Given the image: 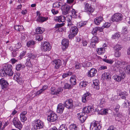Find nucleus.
Wrapping results in <instances>:
<instances>
[{"label": "nucleus", "instance_id": "43", "mask_svg": "<svg viewBox=\"0 0 130 130\" xmlns=\"http://www.w3.org/2000/svg\"><path fill=\"white\" fill-rule=\"evenodd\" d=\"M90 110L89 109L88 107H86L84 108L83 109V112L85 113H88L90 112Z\"/></svg>", "mask_w": 130, "mask_h": 130}, {"label": "nucleus", "instance_id": "3", "mask_svg": "<svg viewBox=\"0 0 130 130\" xmlns=\"http://www.w3.org/2000/svg\"><path fill=\"white\" fill-rule=\"evenodd\" d=\"M51 48L50 43L46 41L42 42L41 45V50L44 52L49 51Z\"/></svg>", "mask_w": 130, "mask_h": 130}, {"label": "nucleus", "instance_id": "11", "mask_svg": "<svg viewBox=\"0 0 130 130\" xmlns=\"http://www.w3.org/2000/svg\"><path fill=\"white\" fill-rule=\"evenodd\" d=\"M85 11L87 12H92L94 11V9L88 3H85Z\"/></svg>", "mask_w": 130, "mask_h": 130}, {"label": "nucleus", "instance_id": "57", "mask_svg": "<svg viewBox=\"0 0 130 130\" xmlns=\"http://www.w3.org/2000/svg\"><path fill=\"white\" fill-rule=\"evenodd\" d=\"M22 66L21 64H18L16 66V69L18 71L20 70L21 69V67Z\"/></svg>", "mask_w": 130, "mask_h": 130}, {"label": "nucleus", "instance_id": "51", "mask_svg": "<svg viewBox=\"0 0 130 130\" xmlns=\"http://www.w3.org/2000/svg\"><path fill=\"white\" fill-rule=\"evenodd\" d=\"M104 61L110 64H112L114 61L112 59H105Z\"/></svg>", "mask_w": 130, "mask_h": 130}, {"label": "nucleus", "instance_id": "24", "mask_svg": "<svg viewBox=\"0 0 130 130\" xmlns=\"http://www.w3.org/2000/svg\"><path fill=\"white\" fill-rule=\"evenodd\" d=\"M69 43V40L67 39H63L61 42L63 46L65 47V48L68 47Z\"/></svg>", "mask_w": 130, "mask_h": 130}, {"label": "nucleus", "instance_id": "62", "mask_svg": "<svg viewBox=\"0 0 130 130\" xmlns=\"http://www.w3.org/2000/svg\"><path fill=\"white\" fill-rule=\"evenodd\" d=\"M26 37V35L25 33H23L21 34V39L22 40H24Z\"/></svg>", "mask_w": 130, "mask_h": 130}, {"label": "nucleus", "instance_id": "55", "mask_svg": "<svg viewBox=\"0 0 130 130\" xmlns=\"http://www.w3.org/2000/svg\"><path fill=\"white\" fill-rule=\"evenodd\" d=\"M67 21L68 23V26H69V27L72 26L73 24L71 20L70 19H69L68 20H67Z\"/></svg>", "mask_w": 130, "mask_h": 130}, {"label": "nucleus", "instance_id": "20", "mask_svg": "<svg viewBox=\"0 0 130 130\" xmlns=\"http://www.w3.org/2000/svg\"><path fill=\"white\" fill-rule=\"evenodd\" d=\"M64 109V106L63 104L60 103L58 105L57 111L58 113H62Z\"/></svg>", "mask_w": 130, "mask_h": 130}, {"label": "nucleus", "instance_id": "19", "mask_svg": "<svg viewBox=\"0 0 130 130\" xmlns=\"http://www.w3.org/2000/svg\"><path fill=\"white\" fill-rule=\"evenodd\" d=\"M27 113V112L26 111H23L20 115L21 120V121L23 122H24L27 120V118L25 117V115Z\"/></svg>", "mask_w": 130, "mask_h": 130}, {"label": "nucleus", "instance_id": "53", "mask_svg": "<svg viewBox=\"0 0 130 130\" xmlns=\"http://www.w3.org/2000/svg\"><path fill=\"white\" fill-rule=\"evenodd\" d=\"M65 24V23H62V24H57L55 26V28H58L59 27H61L63 26Z\"/></svg>", "mask_w": 130, "mask_h": 130}, {"label": "nucleus", "instance_id": "46", "mask_svg": "<svg viewBox=\"0 0 130 130\" xmlns=\"http://www.w3.org/2000/svg\"><path fill=\"white\" fill-rule=\"evenodd\" d=\"M35 44V43L34 41H30L27 43V45L28 47H29L30 46L33 45Z\"/></svg>", "mask_w": 130, "mask_h": 130}, {"label": "nucleus", "instance_id": "49", "mask_svg": "<svg viewBox=\"0 0 130 130\" xmlns=\"http://www.w3.org/2000/svg\"><path fill=\"white\" fill-rule=\"evenodd\" d=\"M114 55L116 57L119 58L121 55V53L119 51H115Z\"/></svg>", "mask_w": 130, "mask_h": 130}, {"label": "nucleus", "instance_id": "42", "mask_svg": "<svg viewBox=\"0 0 130 130\" xmlns=\"http://www.w3.org/2000/svg\"><path fill=\"white\" fill-rule=\"evenodd\" d=\"M72 73L71 72H69L67 73H64L62 75V77L63 78H64L67 77L71 75Z\"/></svg>", "mask_w": 130, "mask_h": 130}, {"label": "nucleus", "instance_id": "44", "mask_svg": "<svg viewBox=\"0 0 130 130\" xmlns=\"http://www.w3.org/2000/svg\"><path fill=\"white\" fill-rule=\"evenodd\" d=\"M87 85V83L84 81L81 82L80 83V87H84L86 86Z\"/></svg>", "mask_w": 130, "mask_h": 130}, {"label": "nucleus", "instance_id": "35", "mask_svg": "<svg viewBox=\"0 0 130 130\" xmlns=\"http://www.w3.org/2000/svg\"><path fill=\"white\" fill-rule=\"evenodd\" d=\"M29 58L27 59V61L26 63V65L27 66H28L29 67H32V65Z\"/></svg>", "mask_w": 130, "mask_h": 130}, {"label": "nucleus", "instance_id": "5", "mask_svg": "<svg viewBox=\"0 0 130 130\" xmlns=\"http://www.w3.org/2000/svg\"><path fill=\"white\" fill-rule=\"evenodd\" d=\"M126 75L124 72H122L119 74L115 75L113 76V78L116 81L120 82L125 77Z\"/></svg>", "mask_w": 130, "mask_h": 130}, {"label": "nucleus", "instance_id": "40", "mask_svg": "<svg viewBox=\"0 0 130 130\" xmlns=\"http://www.w3.org/2000/svg\"><path fill=\"white\" fill-rule=\"evenodd\" d=\"M108 110L106 109H101L99 113L101 115H106L108 113Z\"/></svg>", "mask_w": 130, "mask_h": 130}, {"label": "nucleus", "instance_id": "7", "mask_svg": "<svg viewBox=\"0 0 130 130\" xmlns=\"http://www.w3.org/2000/svg\"><path fill=\"white\" fill-rule=\"evenodd\" d=\"M57 118V116L56 114L52 112L48 115L47 120L50 122H52L55 121Z\"/></svg>", "mask_w": 130, "mask_h": 130}, {"label": "nucleus", "instance_id": "23", "mask_svg": "<svg viewBox=\"0 0 130 130\" xmlns=\"http://www.w3.org/2000/svg\"><path fill=\"white\" fill-rule=\"evenodd\" d=\"M76 76L75 75L72 76L70 78V81L72 85H76Z\"/></svg>", "mask_w": 130, "mask_h": 130}, {"label": "nucleus", "instance_id": "17", "mask_svg": "<svg viewBox=\"0 0 130 130\" xmlns=\"http://www.w3.org/2000/svg\"><path fill=\"white\" fill-rule=\"evenodd\" d=\"M71 8L70 6L67 5H65L63 6V8L62 11V13L64 15H66L69 13V10L71 9Z\"/></svg>", "mask_w": 130, "mask_h": 130}, {"label": "nucleus", "instance_id": "64", "mask_svg": "<svg viewBox=\"0 0 130 130\" xmlns=\"http://www.w3.org/2000/svg\"><path fill=\"white\" fill-rule=\"evenodd\" d=\"M17 53V51H13L12 53V56L14 57L16 56Z\"/></svg>", "mask_w": 130, "mask_h": 130}, {"label": "nucleus", "instance_id": "32", "mask_svg": "<svg viewBox=\"0 0 130 130\" xmlns=\"http://www.w3.org/2000/svg\"><path fill=\"white\" fill-rule=\"evenodd\" d=\"M72 86L70 85L68 83H65L64 84V88L65 89H70L72 88Z\"/></svg>", "mask_w": 130, "mask_h": 130}, {"label": "nucleus", "instance_id": "25", "mask_svg": "<svg viewBox=\"0 0 130 130\" xmlns=\"http://www.w3.org/2000/svg\"><path fill=\"white\" fill-rule=\"evenodd\" d=\"M93 83L94 86V87L96 89L98 90L99 88V82L98 80L96 79L93 81Z\"/></svg>", "mask_w": 130, "mask_h": 130}, {"label": "nucleus", "instance_id": "27", "mask_svg": "<svg viewBox=\"0 0 130 130\" xmlns=\"http://www.w3.org/2000/svg\"><path fill=\"white\" fill-rule=\"evenodd\" d=\"M78 31V29L76 26H72L70 29L71 33H74L75 34H77Z\"/></svg>", "mask_w": 130, "mask_h": 130}, {"label": "nucleus", "instance_id": "10", "mask_svg": "<svg viewBox=\"0 0 130 130\" xmlns=\"http://www.w3.org/2000/svg\"><path fill=\"white\" fill-rule=\"evenodd\" d=\"M101 128V126L98 123H96V121H93L90 124V128L95 129H100Z\"/></svg>", "mask_w": 130, "mask_h": 130}, {"label": "nucleus", "instance_id": "15", "mask_svg": "<svg viewBox=\"0 0 130 130\" xmlns=\"http://www.w3.org/2000/svg\"><path fill=\"white\" fill-rule=\"evenodd\" d=\"M91 98L90 93L88 92L84 94L82 98V101L84 103L86 102Z\"/></svg>", "mask_w": 130, "mask_h": 130}, {"label": "nucleus", "instance_id": "9", "mask_svg": "<svg viewBox=\"0 0 130 130\" xmlns=\"http://www.w3.org/2000/svg\"><path fill=\"white\" fill-rule=\"evenodd\" d=\"M78 117L82 122H84L87 117V115L85 113L81 112L77 114Z\"/></svg>", "mask_w": 130, "mask_h": 130}, {"label": "nucleus", "instance_id": "54", "mask_svg": "<svg viewBox=\"0 0 130 130\" xmlns=\"http://www.w3.org/2000/svg\"><path fill=\"white\" fill-rule=\"evenodd\" d=\"M71 12L72 13V15L74 17L77 16L76 13L77 12L74 9H72V10H71Z\"/></svg>", "mask_w": 130, "mask_h": 130}, {"label": "nucleus", "instance_id": "21", "mask_svg": "<svg viewBox=\"0 0 130 130\" xmlns=\"http://www.w3.org/2000/svg\"><path fill=\"white\" fill-rule=\"evenodd\" d=\"M103 20V18L102 17H97L94 20L95 24L96 25H98Z\"/></svg>", "mask_w": 130, "mask_h": 130}, {"label": "nucleus", "instance_id": "16", "mask_svg": "<svg viewBox=\"0 0 130 130\" xmlns=\"http://www.w3.org/2000/svg\"><path fill=\"white\" fill-rule=\"evenodd\" d=\"M54 20L56 21H58L59 22H64L66 20L65 17L61 15L59 17H55L54 18Z\"/></svg>", "mask_w": 130, "mask_h": 130}, {"label": "nucleus", "instance_id": "58", "mask_svg": "<svg viewBox=\"0 0 130 130\" xmlns=\"http://www.w3.org/2000/svg\"><path fill=\"white\" fill-rule=\"evenodd\" d=\"M97 31V27H96L93 29L92 31V33L93 35H95Z\"/></svg>", "mask_w": 130, "mask_h": 130}, {"label": "nucleus", "instance_id": "34", "mask_svg": "<svg viewBox=\"0 0 130 130\" xmlns=\"http://www.w3.org/2000/svg\"><path fill=\"white\" fill-rule=\"evenodd\" d=\"M122 48L121 46L118 44H116L114 47V49L115 51H119Z\"/></svg>", "mask_w": 130, "mask_h": 130}, {"label": "nucleus", "instance_id": "13", "mask_svg": "<svg viewBox=\"0 0 130 130\" xmlns=\"http://www.w3.org/2000/svg\"><path fill=\"white\" fill-rule=\"evenodd\" d=\"M73 101L71 99H69L66 101L64 104L65 107L68 109H71L73 107Z\"/></svg>", "mask_w": 130, "mask_h": 130}, {"label": "nucleus", "instance_id": "18", "mask_svg": "<svg viewBox=\"0 0 130 130\" xmlns=\"http://www.w3.org/2000/svg\"><path fill=\"white\" fill-rule=\"evenodd\" d=\"M53 64H55V67L56 69H58L61 65L62 63L61 60L58 59L55 60L53 61Z\"/></svg>", "mask_w": 130, "mask_h": 130}, {"label": "nucleus", "instance_id": "31", "mask_svg": "<svg viewBox=\"0 0 130 130\" xmlns=\"http://www.w3.org/2000/svg\"><path fill=\"white\" fill-rule=\"evenodd\" d=\"M70 130H77L78 127L76 124H72L70 126Z\"/></svg>", "mask_w": 130, "mask_h": 130}, {"label": "nucleus", "instance_id": "38", "mask_svg": "<svg viewBox=\"0 0 130 130\" xmlns=\"http://www.w3.org/2000/svg\"><path fill=\"white\" fill-rule=\"evenodd\" d=\"M43 91L40 89L39 91H37L36 93H34L35 95H33V97L38 96Z\"/></svg>", "mask_w": 130, "mask_h": 130}, {"label": "nucleus", "instance_id": "1", "mask_svg": "<svg viewBox=\"0 0 130 130\" xmlns=\"http://www.w3.org/2000/svg\"><path fill=\"white\" fill-rule=\"evenodd\" d=\"M123 18V16L120 13H116L112 16L110 21L111 23L114 22H119L121 21Z\"/></svg>", "mask_w": 130, "mask_h": 130}, {"label": "nucleus", "instance_id": "63", "mask_svg": "<svg viewBox=\"0 0 130 130\" xmlns=\"http://www.w3.org/2000/svg\"><path fill=\"white\" fill-rule=\"evenodd\" d=\"M116 63L117 65H121L122 64V62L121 61L118 60L116 61Z\"/></svg>", "mask_w": 130, "mask_h": 130}, {"label": "nucleus", "instance_id": "33", "mask_svg": "<svg viewBox=\"0 0 130 130\" xmlns=\"http://www.w3.org/2000/svg\"><path fill=\"white\" fill-rule=\"evenodd\" d=\"M92 42H94L96 43L99 42V39L98 37L96 36H94L92 37L91 40Z\"/></svg>", "mask_w": 130, "mask_h": 130}, {"label": "nucleus", "instance_id": "56", "mask_svg": "<svg viewBox=\"0 0 130 130\" xmlns=\"http://www.w3.org/2000/svg\"><path fill=\"white\" fill-rule=\"evenodd\" d=\"M110 26V24L109 23H105L103 25V26L104 28H108Z\"/></svg>", "mask_w": 130, "mask_h": 130}, {"label": "nucleus", "instance_id": "60", "mask_svg": "<svg viewBox=\"0 0 130 130\" xmlns=\"http://www.w3.org/2000/svg\"><path fill=\"white\" fill-rule=\"evenodd\" d=\"M22 46L21 43H18L15 45V47L17 49L20 48Z\"/></svg>", "mask_w": 130, "mask_h": 130}, {"label": "nucleus", "instance_id": "41", "mask_svg": "<svg viewBox=\"0 0 130 130\" xmlns=\"http://www.w3.org/2000/svg\"><path fill=\"white\" fill-rule=\"evenodd\" d=\"M56 89L55 87H52L50 89L51 93L52 95H55L56 92Z\"/></svg>", "mask_w": 130, "mask_h": 130}, {"label": "nucleus", "instance_id": "28", "mask_svg": "<svg viewBox=\"0 0 130 130\" xmlns=\"http://www.w3.org/2000/svg\"><path fill=\"white\" fill-rule=\"evenodd\" d=\"M47 19V18L44 17L39 16L37 19V21L40 22H42L46 21Z\"/></svg>", "mask_w": 130, "mask_h": 130}, {"label": "nucleus", "instance_id": "30", "mask_svg": "<svg viewBox=\"0 0 130 130\" xmlns=\"http://www.w3.org/2000/svg\"><path fill=\"white\" fill-rule=\"evenodd\" d=\"M44 31V29L39 27H38L36 29V32L38 34H41Z\"/></svg>", "mask_w": 130, "mask_h": 130}, {"label": "nucleus", "instance_id": "36", "mask_svg": "<svg viewBox=\"0 0 130 130\" xmlns=\"http://www.w3.org/2000/svg\"><path fill=\"white\" fill-rule=\"evenodd\" d=\"M105 100L104 99H102L100 100L99 102V105L101 107H102L104 106L105 103Z\"/></svg>", "mask_w": 130, "mask_h": 130}, {"label": "nucleus", "instance_id": "45", "mask_svg": "<svg viewBox=\"0 0 130 130\" xmlns=\"http://www.w3.org/2000/svg\"><path fill=\"white\" fill-rule=\"evenodd\" d=\"M75 67L76 69H79L82 67L81 64L77 62H76L75 65Z\"/></svg>", "mask_w": 130, "mask_h": 130}, {"label": "nucleus", "instance_id": "4", "mask_svg": "<svg viewBox=\"0 0 130 130\" xmlns=\"http://www.w3.org/2000/svg\"><path fill=\"white\" fill-rule=\"evenodd\" d=\"M32 125L35 129H39L43 127L42 122L39 119L33 121Z\"/></svg>", "mask_w": 130, "mask_h": 130}, {"label": "nucleus", "instance_id": "29", "mask_svg": "<svg viewBox=\"0 0 130 130\" xmlns=\"http://www.w3.org/2000/svg\"><path fill=\"white\" fill-rule=\"evenodd\" d=\"M127 95V93L126 92H121L119 93V95L120 96L122 99H125Z\"/></svg>", "mask_w": 130, "mask_h": 130}, {"label": "nucleus", "instance_id": "14", "mask_svg": "<svg viewBox=\"0 0 130 130\" xmlns=\"http://www.w3.org/2000/svg\"><path fill=\"white\" fill-rule=\"evenodd\" d=\"M97 72L96 69L94 68L91 69L88 72V76L89 77H93L95 75Z\"/></svg>", "mask_w": 130, "mask_h": 130}, {"label": "nucleus", "instance_id": "47", "mask_svg": "<svg viewBox=\"0 0 130 130\" xmlns=\"http://www.w3.org/2000/svg\"><path fill=\"white\" fill-rule=\"evenodd\" d=\"M61 3L60 2H56L54 3L53 4V7H59L60 6Z\"/></svg>", "mask_w": 130, "mask_h": 130}, {"label": "nucleus", "instance_id": "50", "mask_svg": "<svg viewBox=\"0 0 130 130\" xmlns=\"http://www.w3.org/2000/svg\"><path fill=\"white\" fill-rule=\"evenodd\" d=\"M125 71L130 74V66H126L125 67Z\"/></svg>", "mask_w": 130, "mask_h": 130}, {"label": "nucleus", "instance_id": "37", "mask_svg": "<svg viewBox=\"0 0 130 130\" xmlns=\"http://www.w3.org/2000/svg\"><path fill=\"white\" fill-rule=\"evenodd\" d=\"M43 37L41 34H37L36 37V39L38 41H41L43 39Z\"/></svg>", "mask_w": 130, "mask_h": 130}, {"label": "nucleus", "instance_id": "48", "mask_svg": "<svg viewBox=\"0 0 130 130\" xmlns=\"http://www.w3.org/2000/svg\"><path fill=\"white\" fill-rule=\"evenodd\" d=\"M86 22H81L78 23L77 25H78L79 27H81L86 25Z\"/></svg>", "mask_w": 130, "mask_h": 130}, {"label": "nucleus", "instance_id": "6", "mask_svg": "<svg viewBox=\"0 0 130 130\" xmlns=\"http://www.w3.org/2000/svg\"><path fill=\"white\" fill-rule=\"evenodd\" d=\"M13 123L14 126L19 129L20 130L22 128L23 125L18 118H14L13 121Z\"/></svg>", "mask_w": 130, "mask_h": 130}, {"label": "nucleus", "instance_id": "39", "mask_svg": "<svg viewBox=\"0 0 130 130\" xmlns=\"http://www.w3.org/2000/svg\"><path fill=\"white\" fill-rule=\"evenodd\" d=\"M59 130H68L67 127L65 125H62L59 128Z\"/></svg>", "mask_w": 130, "mask_h": 130}, {"label": "nucleus", "instance_id": "26", "mask_svg": "<svg viewBox=\"0 0 130 130\" xmlns=\"http://www.w3.org/2000/svg\"><path fill=\"white\" fill-rule=\"evenodd\" d=\"M105 48L104 47L98 48L97 50V53L99 55L105 53Z\"/></svg>", "mask_w": 130, "mask_h": 130}, {"label": "nucleus", "instance_id": "22", "mask_svg": "<svg viewBox=\"0 0 130 130\" xmlns=\"http://www.w3.org/2000/svg\"><path fill=\"white\" fill-rule=\"evenodd\" d=\"M111 75L109 73L105 72L102 74V77L104 80H105L109 79Z\"/></svg>", "mask_w": 130, "mask_h": 130}, {"label": "nucleus", "instance_id": "12", "mask_svg": "<svg viewBox=\"0 0 130 130\" xmlns=\"http://www.w3.org/2000/svg\"><path fill=\"white\" fill-rule=\"evenodd\" d=\"M0 84L2 86V89H3L7 88L8 86V83L3 78L0 79Z\"/></svg>", "mask_w": 130, "mask_h": 130}, {"label": "nucleus", "instance_id": "8", "mask_svg": "<svg viewBox=\"0 0 130 130\" xmlns=\"http://www.w3.org/2000/svg\"><path fill=\"white\" fill-rule=\"evenodd\" d=\"M14 79L20 84H22L23 83V81L22 80V78L20 77V74L19 73H14Z\"/></svg>", "mask_w": 130, "mask_h": 130}, {"label": "nucleus", "instance_id": "2", "mask_svg": "<svg viewBox=\"0 0 130 130\" xmlns=\"http://www.w3.org/2000/svg\"><path fill=\"white\" fill-rule=\"evenodd\" d=\"M12 69V66L10 64H8L6 65L4 67L3 70L6 74L9 76H11L13 75L14 73Z\"/></svg>", "mask_w": 130, "mask_h": 130}, {"label": "nucleus", "instance_id": "59", "mask_svg": "<svg viewBox=\"0 0 130 130\" xmlns=\"http://www.w3.org/2000/svg\"><path fill=\"white\" fill-rule=\"evenodd\" d=\"M120 108V106L119 104H117L114 108V109L116 111H118Z\"/></svg>", "mask_w": 130, "mask_h": 130}, {"label": "nucleus", "instance_id": "61", "mask_svg": "<svg viewBox=\"0 0 130 130\" xmlns=\"http://www.w3.org/2000/svg\"><path fill=\"white\" fill-rule=\"evenodd\" d=\"M76 34H74V33H71L68 35V37L69 39H71L73 38Z\"/></svg>", "mask_w": 130, "mask_h": 130}, {"label": "nucleus", "instance_id": "52", "mask_svg": "<svg viewBox=\"0 0 130 130\" xmlns=\"http://www.w3.org/2000/svg\"><path fill=\"white\" fill-rule=\"evenodd\" d=\"M120 37V36L118 33H116L113 35L112 38L113 39H116Z\"/></svg>", "mask_w": 130, "mask_h": 130}]
</instances>
